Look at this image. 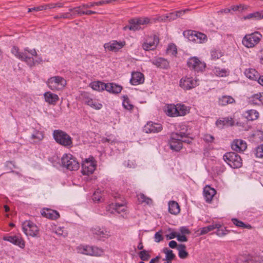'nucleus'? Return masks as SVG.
<instances>
[{"mask_svg": "<svg viewBox=\"0 0 263 263\" xmlns=\"http://www.w3.org/2000/svg\"><path fill=\"white\" fill-rule=\"evenodd\" d=\"M11 52L18 59L25 62L30 67H32L36 63H40L42 61L41 58L34 60L32 57L28 56V54L29 53L32 56L37 57V54L34 49H29L27 48L25 49L24 52H20L18 48L14 46L11 49Z\"/></svg>", "mask_w": 263, "mask_h": 263, "instance_id": "obj_1", "label": "nucleus"}, {"mask_svg": "<svg viewBox=\"0 0 263 263\" xmlns=\"http://www.w3.org/2000/svg\"><path fill=\"white\" fill-rule=\"evenodd\" d=\"M53 137L55 141L62 146L69 147L72 145L71 137L62 130H54L53 132Z\"/></svg>", "mask_w": 263, "mask_h": 263, "instance_id": "obj_2", "label": "nucleus"}, {"mask_svg": "<svg viewBox=\"0 0 263 263\" xmlns=\"http://www.w3.org/2000/svg\"><path fill=\"white\" fill-rule=\"evenodd\" d=\"M61 164L64 167L69 171L78 170L80 167L79 163L76 158L69 154H64L61 158Z\"/></svg>", "mask_w": 263, "mask_h": 263, "instance_id": "obj_3", "label": "nucleus"}, {"mask_svg": "<svg viewBox=\"0 0 263 263\" xmlns=\"http://www.w3.org/2000/svg\"><path fill=\"white\" fill-rule=\"evenodd\" d=\"M223 158L224 161L232 168H239L242 166L241 158L234 152L227 153Z\"/></svg>", "mask_w": 263, "mask_h": 263, "instance_id": "obj_4", "label": "nucleus"}, {"mask_svg": "<svg viewBox=\"0 0 263 263\" xmlns=\"http://www.w3.org/2000/svg\"><path fill=\"white\" fill-rule=\"evenodd\" d=\"M262 35L258 32L246 34L242 39V43L246 47H254L260 41Z\"/></svg>", "mask_w": 263, "mask_h": 263, "instance_id": "obj_5", "label": "nucleus"}, {"mask_svg": "<svg viewBox=\"0 0 263 263\" xmlns=\"http://www.w3.org/2000/svg\"><path fill=\"white\" fill-rule=\"evenodd\" d=\"M47 84L51 90H61L66 85V81L61 77L54 76L48 80Z\"/></svg>", "mask_w": 263, "mask_h": 263, "instance_id": "obj_6", "label": "nucleus"}, {"mask_svg": "<svg viewBox=\"0 0 263 263\" xmlns=\"http://www.w3.org/2000/svg\"><path fill=\"white\" fill-rule=\"evenodd\" d=\"M78 251L80 253L95 256H101L104 253L103 250L101 248L88 246L78 247Z\"/></svg>", "mask_w": 263, "mask_h": 263, "instance_id": "obj_7", "label": "nucleus"}, {"mask_svg": "<svg viewBox=\"0 0 263 263\" xmlns=\"http://www.w3.org/2000/svg\"><path fill=\"white\" fill-rule=\"evenodd\" d=\"M23 232L27 236L36 237L39 233L37 226L30 220H26L22 223Z\"/></svg>", "mask_w": 263, "mask_h": 263, "instance_id": "obj_8", "label": "nucleus"}, {"mask_svg": "<svg viewBox=\"0 0 263 263\" xmlns=\"http://www.w3.org/2000/svg\"><path fill=\"white\" fill-rule=\"evenodd\" d=\"M91 233L98 240H104L110 236L109 232L105 228L98 226L93 227L90 230Z\"/></svg>", "mask_w": 263, "mask_h": 263, "instance_id": "obj_9", "label": "nucleus"}, {"mask_svg": "<svg viewBox=\"0 0 263 263\" xmlns=\"http://www.w3.org/2000/svg\"><path fill=\"white\" fill-rule=\"evenodd\" d=\"M187 66L190 68L196 71H202L205 67V64L201 62L196 57L190 58L187 63Z\"/></svg>", "mask_w": 263, "mask_h": 263, "instance_id": "obj_10", "label": "nucleus"}, {"mask_svg": "<svg viewBox=\"0 0 263 263\" xmlns=\"http://www.w3.org/2000/svg\"><path fill=\"white\" fill-rule=\"evenodd\" d=\"M181 136L178 135V132L173 133L171 134L170 140V148L176 152L179 151L182 147V144L180 141Z\"/></svg>", "mask_w": 263, "mask_h": 263, "instance_id": "obj_11", "label": "nucleus"}, {"mask_svg": "<svg viewBox=\"0 0 263 263\" xmlns=\"http://www.w3.org/2000/svg\"><path fill=\"white\" fill-rule=\"evenodd\" d=\"M179 85L184 90H190L197 85V80L192 77H185L180 80Z\"/></svg>", "mask_w": 263, "mask_h": 263, "instance_id": "obj_12", "label": "nucleus"}, {"mask_svg": "<svg viewBox=\"0 0 263 263\" xmlns=\"http://www.w3.org/2000/svg\"><path fill=\"white\" fill-rule=\"evenodd\" d=\"M159 42V37L157 35L148 37L142 45L144 50L148 51L155 49Z\"/></svg>", "mask_w": 263, "mask_h": 263, "instance_id": "obj_13", "label": "nucleus"}, {"mask_svg": "<svg viewBox=\"0 0 263 263\" xmlns=\"http://www.w3.org/2000/svg\"><path fill=\"white\" fill-rule=\"evenodd\" d=\"M96 169V165L92 161L86 159L82 164V173L84 175L92 174Z\"/></svg>", "mask_w": 263, "mask_h": 263, "instance_id": "obj_14", "label": "nucleus"}, {"mask_svg": "<svg viewBox=\"0 0 263 263\" xmlns=\"http://www.w3.org/2000/svg\"><path fill=\"white\" fill-rule=\"evenodd\" d=\"M162 126L160 124L148 122L143 127V131L146 133H157L161 131Z\"/></svg>", "mask_w": 263, "mask_h": 263, "instance_id": "obj_15", "label": "nucleus"}, {"mask_svg": "<svg viewBox=\"0 0 263 263\" xmlns=\"http://www.w3.org/2000/svg\"><path fill=\"white\" fill-rule=\"evenodd\" d=\"M125 45V42H118L116 41H113L104 45V47L106 50L111 51H117L121 49Z\"/></svg>", "mask_w": 263, "mask_h": 263, "instance_id": "obj_16", "label": "nucleus"}, {"mask_svg": "<svg viewBox=\"0 0 263 263\" xmlns=\"http://www.w3.org/2000/svg\"><path fill=\"white\" fill-rule=\"evenodd\" d=\"M144 81V75L140 72H133L130 80V83L133 85L142 84Z\"/></svg>", "mask_w": 263, "mask_h": 263, "instance_id": "obj_17", "label": "nucleus"}, {"mask_svg": "<svg viewBox=\"0 0 263 263\" xmlns=\"http://www.w3.org/2000/svg\"><path fill=\"white\" fill-rule=\"evenodd\" d=\"M233 150L236 152H243L247 148L246 143L242 140H235L231 145Z\"/></svg>", "mask_w": 263, "mask_h": 263, "instance_id": "obj_18", "label": "nucleus"}, {"mask_svg": "<svg viewBox=\"0 0 263 263\" xmlns=\"http://www.w3.org/2000/svg\"><path fill=\"white\" fill-rule=\"evenodd\" d=\"M41 214L43 216L52 220H55L60 217V214L57 211L49 209H44Z\"/></svg>", "mask_w": 263, "mask_h": 263, "instance_id": "obj_19", "label": "nucleus"}, {"mask_svg": "<svg viewBox=\"0 0 263 263\" xmlns=\"http://www.w3.org/2000/svg\"><path fill=\"white\" fill-rule=\"evenodd\" d=\"M4 240L8 241L21 248L25 247V242L23 239L18 236H8L4 237Z\"/></svg>", "mask_w": 263, "mask_h": 263, "instance_id": "obj_20", "label": "nucleus"}, {"mask_svg": "<svg viewBox=\"0 0 263 263\" xmlns=\"http://www.w3.org/2000/svg\"><path fill=\"white\" fill-rule=\"evenodd\" d=\"M216 192L214 189L211 187L209 185H206L203 189V194L206 201L208 202H211L213 196L215 195Z\"/></svg>", "mask_w": 263, "mask_h": 263, "instance_id": "obj_21", "label": "nucleus"}, {"mask_svg": "<svg viewBox=\"0 0 263 263\" xmlns=\"http://www.w3.org/2000/svg\"><path fill=\"white\" fill-rule=\"evenodd\" d=\"M133 23L137 27V30L142 29L141 25H147L150 23V19L148 17H139L132 19Z\"/></svg>", "mask_w": 263, "mask_h": 263, "instance_id": "obj_22", "label": "nucleus"}, {"mask_svg": "<svg viewBox=\"0 0 263 263\" xmlns=\"http://www.w3.org/2000/svg\"><path fill=\"white\" fill-rule=\"evenodd\" d=\"M106 87L105 90L112 93H119L122 89L121 86L113 83L106 84Z\"/></svg>", "mask_w": 263, "mask_h": 263, "instance_id": "obj_23", "label": "nucleus"}, {"mask_svg": "<svg viewBox=\"0 0 263 263\" xmlns=\"http://www.w3.org/2000/svg\"><path fill=\"white\" fill-rule=\"evenodd\" d=\"M45 101L49 104H54L59 100V97L57 95L52 93L50 92H46L44 93Z\"/></svg>", "mask_w": 263, "mask_h": 263, "instance_id": "obj_24", "label": "nucleus"}, {"mask_svg": "<svg viewBox=\"0 0 263 263\" xmlns=\"http://www.w3.org/2000/svg\"><path fill=\"white\" fill-rule=\"evenodd\" d=\"M243 115L248 120L253 121L258 119L259 113L256 110L250 109L246 111Z\"/></svg>", "mask_w": 263, "mask_h": 263, "instance_id": "obj_25", "label": "nucleus"}, {"mask_svg": "<svg viewBox=\"0 0 263 263\" xmlns=\"http://www.w3.org/2000/svg\"><path fill=\"white\" fill-rule=\"evenodd\" d=\"M246 76L250 79L257 80L259 76V73L253 68L247 69L245 71Z\"/></svg>", "mask_w": 263, "mask_h": 263, "instance_id": "obj_26", "label": "nucleus"}, {"mask_svg": "<svg viewBox=\"0 0 263 263\" xmlns=\"http://www.w3.org/2000/svg\"><path fill=\"white\" fill-rule=\"evenodd\" d=\"M234 121L232 118H224L222 119L218 120L216 122V125L219 128H222L224 125L233 126Z\"/></svg>", "mask_w": 263, "mask_h": 263, "instance_id": "obj_27", "label": "nucleus"}, {"mask_svg": "<svg viewBox=\"0 0 263 263\" xmlns=\"http://www.w3.org/2000/svg\"><path fill=\"white\" fill-rule=\"evenodd\" d=\"M180 207L178 203L174 201H170L168 203V211L170 213L177 215L180 212Z\"/></svg>", "mask_w": 263, "mask_h": 263, "instance_id": "obj_28", "label": "nucleus"}, {"mask_svg": "<svg viewBox=\"0 0 263 263\" xmlns=\"http://www.w3.org/2000/svg\"><path fill=\"white\" fill-rule=\"evenodd\" d=\"M235 101L233 98L230 96H223L219 98L218 103L222 106H225L229 104L235 103Z\"/></svg>", "mask_w": 263, "mask_h": 263, "instance_id": "obj_29", "label": "nucleus"}, {"mask_svg": "<svg viewBox=\"0 0 263 263\" xmlns=\"http://www.w3.org/2000/svg\"><path fill=\"white\" fill-rule=\"evenodd\" d=\"M250 102L253 104H258L259 102L263 104V93H259L253 95L250 98Z\"/></svg>", "mask_w": 263, "mask_h": 263, "instance_id": "obj_30", "label": "nucleus"}, {"mask_svg": "<svg viewBox=\"0 0 263 263\" xmlns=\"http://www.w3.org/2000/svg\"><path fill=\"white\" fill-rule=\"evenodd\" d=\"M186 246L183 244L178 246V256L181 259H185L189 256V253L185 251Z\"/></svg>", "mask_w": 263, "mask_h": 263, "instance_id": "obj_31", "label": "nucleus"}, {"mask_svg": "<svg viewBox=\"0 0 263 263\" xmlns=\"http://www.w3.org/2000/svg\"><path fill=\"white\" fill-rule=\"evenodd\" d=\"M244 19H253L254 20H259L263 18V12L256 11L254 13H250L244 16Z\"/></svg>", "mask_w": 263, "mask_h": 263, "instance_id": "obj_32", "label": "nucleus"}, {"mask_svg": "<svg viewBox=\"0 0 263 263\" xmlns=\"http://www.w3.org/2000/svg\"><path fill=\"white\" fill-rule=\"evenodd\" d=\"M44 138V135L42 132L35 130L31 135L30 139L32 142L37 143L41 141Z\"/></svg>", "mask_w": 263, "mask_h": 263, "instance_id": "obj_33", "label": "nucleus"}, {"mask_svg": "<svg viewBox=\"0 0 263 263\" xmlns=\"http://www.w3.org/2000/svg\"><path fill=\"white\" fill-rule=\"evenodd\" d=\"M91 88L95 90L102 91L106 89V84L100 82H93L91 83Z\"/></svg>", "mask_w": 263, "mask_h": 263, "instance_id": "obj_34", "label": "nucleus"}, {"mask_svg": "<svg viewBox=\"0 0 263 263\" xmlns=\"http://www.w3.org/2000/svg\"><path fill=\"white\" fill-rule=\"evenodd\" d=\"M85 103L96 109H100L102 107V105L101 103L96 102L92 99H86L85 100Z\"/></svg>", "mask_w": 263, "mask_h": 263, "instance_id": "obj_35", "label": "nucleus"}, {"mask_svg": "<svg viewBox=\"0 0 263 263\" xmlns=\"http://www.w3.org/2000/svg\"><path fill=\"white\" fill-rule=\"evenodd\" d=\"M220 226L219 223H213L211 225L205 227H203L201 229L200 232V235H204L208 232L213 231L216 228H218Z\"/></svg>", "mask_w": 263, "mask_h": 263, "instance_id": "obj_36", "label": "nucleus"}, {"mask_svg": "<svg viewBox=\"0 0 263 263\" xmlns=\"http://www.w3.org/2000/svg\"><path fill=\"white\" fill-rule=\"evenodd\" d=\"M85 9V8L83 7V5L74 7L72 8H70L69 9V11L71 12L72 14H74V17L77 15H84V10Z\"/></svg>", "mask_w": 263, "mask_h": 263, "instance_id": "obj_37", "label": "nucleus"}, {"mask_svg": "<svg viewBox=\"0 0 263 263\" xmlns=\"http://www.w3.org/2000/svg\"><path fill=\"white\" fill-rule=\"evenodd\" d=\"M152 63L154 65L157 66L158 67L161 68H165L167 65V62L166 60L163 58H158L153 60Z\"/></svg>", "mask_w": 263, "mask_h": 263, "instance_id": "obj_38", "label": "nucleus"}, {"mask_svg": "<svg viewBox=\"0 0 263 263\" xmlns=\"http://www.w3.org/2000/svg\"><path fill=\"white\" fill-rule=\"evenodd\" d=\"M190 135V133H187V131L185 132H178V135L181 136V139L180 140L181 143L182 144L183 142L186 143H190L193 139L190 137H189V135ZM181 139V138H180Z\"/></svg>", "mask_w": 263, "mask_h": 263, "instance_id": "obj_39", "label": "nucleus"}, {"mask_svg": "<svg viewBox=\"0 0 263 263\" xmlns=\"http://www.w3.org/2000/svg\"><path fill=\"white\" fill-rule=\"evenodd\" d=\"M197 31L194 30H187L184 31L183 35L185 36L189 41L195 42L196 35Z\"/></svg>", "mask_w": 263, "mask_h": 263, "instance_id": "obj_40", "label": "nucleus"}, {"mask_svg": "<svg viewBox=\"0 0 263 263\" xmlns=\"http://www.w3.org/2000/svg\"><path fill=\"white\" fill-rule=\"evenodd\" d=\"M177 105H170L167 106L166 114L172 117H177Z\"/></svg>", "mask_w": 263, "mask_h": 263, "instance_id": "obj_41", "label": "nucleus"}, {"mask_svg": "<svg viewBox=\"0 0 263 263\" xmlns=\"http://www.w3.org/2000/svg\"><path fill=\"white\" fill-rule=\"evenodd\" d=\"M177 109L178 116H183L188 112L186 106L183 104H177Z\"/></svg>", "mask_w": 263, "mask_h": 263, "instance_id": "obj_42", "label": "nucleus"}, {"mask_svg": "<svg viewBox=\"0 0 263 263\" xmlns=\"http://www.w3.org/2000/svg\"><path fill=\"white\" fill-rule=\"evenodd\" d=\"M163 252L165 254V258L163 260L172 261L175 257V255L173 253V251L165 248L163 250Z\"/></svg>", "mask_w": 263, "mask_h": 263, "instance_id": "obj_43", "label": "nucleus"}, {"mask_svg": "<svg viewBox=\"0 0 263 263\" xmlns=\"http://www.w3.org/2000/svg\"><path fill=\"white\" fill-rule=\"evenodd\" d=\"M195 37V43H196L201 44L204 43L207 41L206 35L201 32H197Z\"/></svg>", "mask_w": 263, "mask_h": 263, "instance_id": "obj_44", "label": "nucleus"}, {"mask_svg": "<svg viewBox=\"0 0 263 263\" xmlns=\"http://www.w3.org/2000/svg\"><path fill=\"white\" fill-rule=\"evenodd\" d=\"M232 221L233 223L236 226L238 227H241L243 228H247V229H251V226L250 224H247L243 223L242 221L238 220L236 218H233L232 219Z\"/></svg>", "mask_w": 263, "mask_h": 263, "instance_id": "obj_45", "label": "nucleus"}, {"mask_svg": "<svg viewBox=\"0 0 263 263\" xmlns=\"http://www.w3.org/2000/svg\"><path fill=\"white\" fill-rule=\"evenodd\" d=\"M123 106L127 110H132L134 106L130 104L129 100L127 96H123Z\"/></svg>", "mask_w": 263, "mask_h": 263, "instance_id": "obj_46", "label": "nucleus"}, {"mask_svg": "<svg viewBox=\"0 0 263 263\" xmlns=\"http://www.w3.org/2000/svg\"><path fill=\"white\" fill-rule=\"evenodd\" d=\"M139 256L143 261H147L151 257V255L148 251L145 250H142L139 253Z\"/></svg>", "mask_w": 263, "mask_h": 263, "instance_id": "obj_47", "label": "nucleus"}, {"mask_svg": "<svg viewBox=\"0 0 263 263\" xmlns=\"http://www.w3.org/2000/svg\"><path fill=\"white\" fill-rule=\"evenodd\" d=\"M113 208L115 211L120 213L125 211V206L123 204L116 203L115 205H112Z\"/></svg>", "mask_w": 263, "mask_h": 263, "instance_id": "obj_48", "label": "nucleus"}, {"mask_svg": "<svg viewBox=\"0 0 263 263\" xmlns=\"http://www.w3.org/2000/svg\"><path fill=\"white\" fill-rule=\"evenodd\" d=\"M101 192L99 190L96 191L92 196V200L95 202H100L102 198Z\"/></svg>", "mask_w": 263, "mask_h": 263, "instance_id": "obj_49", "label": "nucleus"}, {"mask_svg": "<svg viewBox=\"0 0 263 263\" xmlns=\"http://www.w3.org/2000/svg\"><path fill=\"white\" fill-rule=\"evenodd\" d=\"M63 3H57L54 4H50L47 5L45 6V9H52L55 7L62 8L63 7Z\"/></svg>", "mask_w": 263, "mask_h": 263, "instance_id": "obj_50", "label": "nucleus"}, {"mask_svg": "<svg viewBox=\"0 0 263 263\" xmlns=\"http://www.w3.org/2000/svg\"><path fill=\"white\" fill-rule=\"evenodd\" d=\"M215 73L216 76L219 77H224L227 76V71L225 69H220V68H215Z\"/></svg>", "mask_w": 263, "mask_h": 263, "instance_id": "obj_51", "label": "nucleus"}, {"mask_svg": "<svg viewBox=\"0 0 263 263\" xmlns=\"http://www.w3.org/2000/svg\"><path fill=\"white\" fill-rule=\"evenodd\" d=\"M256 156L258 158H263V144L258 146L256 149Z\"/></svg>", "mask_w": 263, "mask_h": 263, "instance_id": "obj_52", "label": "nucleus"}, {"mask_svg": "<svg viewBox=\"0 0 263 263\" xmlns=\"http://www.w3.org/2000/svg\"><path fill=\"white\" fill-rule=\"evenodd\" d=\"M132 20H130L129 22V25L123 27V30H126L128 29L130 30L136 31L137 30V27L134 25V23H133Z\"/></svg>", "mask_w": 263, "mask_h": 263, "instance_id": "obj_53", "label": "nucleus"}, {"mask_svg": "<svg viewBox=\"0 0 263 263\" xmlns=\"http://www.w3.org/2000/svg\"><path fill=\"white\" fill-rule=\"evenodd\" d=\"M167 52L175 55L177 53V48L174 44L170 45L167 49Z\"/></svg>", "mask_w": 263, "mask_h": 263, "instance_id": "obj_54", "label": "nucleus"}, {"mask_svg": "<svg viewBox=\"0 0 263 263\" xmlns=\"http://www.w3.org/2000/svg\"><path fill=\"white\" fill-rule=\"evenodd\" d=\"M216 229H217L216 234L219 236H223L227 234V230H224L222 227L221 224H220V226L218 228H216Z\"/></svg>", "mask_w": 263, "mask_h": 263, "instance_id": "obj_55", "label": "nucleus"}, {"mask_svg": "<svg viewBox=\"0 0 263 263\" xmlns=\"http://www.w3.org/2000/svg\"><path fill=\"white\" fill-rule=\"evenodd\" d=\"M165 17L166 18V20H168L169 21H173L177 18L178 15L175 11L165 15Z\"/></svg>", "mask_w": 263, "mask_h": 263, "instance_id": "obj_56", "label": "nucleus"}, {"mask_svg": "<svg viewBox=\"0 0 263 263\" xmlns=\"http://www.w3.org/2000/svg\"><path fill=\"white\" fill-rule=\"evenodd\" d=\"M60 17L62 18L72 19L74 18V14H72L71 12L69 11L66 13L62 14L60 15Z\"/></svg>", "mask_w": 263, "mask_h": 263, "instance_id": "obj_57", "label": "nucleus"}, {"mask_svg": "<svg viewBox=\"0 0 263 263\" xmlns=\"http://www.w3.org/2000/svg\"><path fill=\"white\" fill-rule=\"evenodd\" d=\"M161 233V232L159 231L156 233V234H155L154 238L155 241L156 242H159L160 241L163 240V237Z\"/></svg>", "mask_w": 263, "mask_h": 263, "instance_id": "obj_58", "label": "nucleus"}, {"mask_svg": "<svg viewBox=\"0 0 263 263\" xmlns=\"http://www.w3.org/2000/svg\"><path fill=\"white\" fill-rule=\"evenodd\" d=\"M203 139L206 142L211 143L213 142L214 138L213 136L211 135L206 134L204 135Z\"/></svg>", "mask_w": 263, "mask_h": 263, "instance_id": "obj_59", "label": "nucleus"}, {"mask_svg": "<svg viewBox=\"0 0 263 263\" xmlns=\"http://www.w3.org/2000/svg\"><path fill=\"white\" fill-rule=\"evenodd\" d=\"M256 139H258L260 141H263V132L261 130L257 131L254 134Z\"/></svg>", "mask_w": 263, "mask_h": 263, "instance_id": "obj_60", "label": "nucleus"}, {"mask_svg": "<svg viewBox=\"0 0 263 263\" xmlns=\"http://www.w3.org/2000/svg\"><path fill=\"white\" fill-rule=\"evenodd\" d=\"M221 56L220 52L218 51H212L211 52V57L213 59H218Z\"/></svg>", "mask_w": 263, "mask_h": 263, "instance_id": "obj_61", "label": "nucleus"}, {"mask_svg": "<svg viewBox=\"0 0 263 263\" xmlns=\"http://www.w3.org/2000/svg\"><path fill=\"white\" fill-rule=\"evenodd\" d=\"M11 165L13 166V167L15 168L16 166L14 165V163L12 161H7L6 163L5 167L8 168V170H10V172H11L12 170V167Z\"/></svg>", "mask_w": 263, "mask_h": 263, "instance_id": "obj_62", "label": "nucleus"}, {"mask_svg": "<svg viewBox=\"0 0 263 263\" xmlns=\"http://www.w3.org/2000/svg\"><path fill=\"white\" fill-rule=\"evenodd\" d=\"M176 238L179 241L185 242L187 241V238L184 235L177 234Z\"/></svg>", "mask_w": 263, "mask_h": 263, "instance_id": "obj_63", "label": "nucleus"}, {"mask_svg": "<svg viewBox=\"0 0 263 263\" xmlns=\"http://www.w3.org/2000/svg\"><path fill=\"white\" fill-rule=\"evenodd\" d=\"M56 234L59 235H63L64 236H66L67 235V233H64L63 228L59 227L55 231Z\"/></svg>", "mask_w": 263, "mask_h": 263, "instance_id": "obj_64", "label": "nucleus"}]
</instances>
